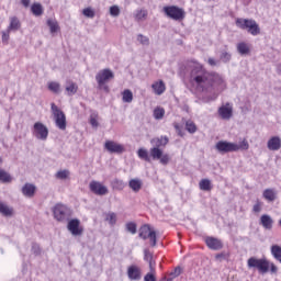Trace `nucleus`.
<instances>
[{"mask_svg":"<svg viewBox=\"0 0 281 281\" xmlns=\"http://www.w3.org/2000/svg\"><path fill=\"white\" fill-rule=\"evenodd\" d=\"M138 236L143 240H148V238H149L151 247H157V233L155 231L150 229L149 224H144L139 228Z\"/></svg>","mask_w":281,"mask_h":281,"instance_id":"obj_8","label":"nucleus"},{"mask_svg":"<svg viewBox=\"0 0 281 281\" xmlns=\"http://www.w3.org/2000/svg\"><path fill=\"white\" fill-rule=\"evenodd\" d=\"M235 25L240 30H248L249 34H252V36H258V34H260V26H258L256 20L238 18L235 21Z\"/></svg>","mask_w":281,"mask_h":281,"instance_id":"obj_3","label":"nucleus"},{"mask_svg":"<svg viewBox=\"0 0 281 281\" xmlns=\"http://www.w3.org/2000/svg\"><path fill=\"white\" fill-rule=\"evenodd\" d=\"M110 14L111 16H114V18L120 16V7L117 5L110 7Z\"/></svg>","mask_w":281,"mask_h":281,"instance_id":"obj_47","label":"nucleus"},{"mask_svg":"<svg viewBox=\"0 0 281 281\" xmlns=\"http://www.w3.org/2000/svg\"><path fill=\"white\" fill-rule=\"evenodd\" d=\"M191 79L196 85V89L203 93L218 95L221 91H225L227 83L223 76L216 72H210L203 68V65L196 64L191 70Z\"/></svg>","mask_w":281,"mask_h":281,"instance_id":"obj_1","label":"nucleus"},{"mask_svg":"<svg viewBox=\"0 0 281 281\" xmlns=\"http://www.w3.org/2000/svg\"><path fill=\"white\" fill-rule=\"evenodd\" d=\"M67 229L72 236H82L85 232V228L80 226V220L78 218L70 220L68 222Z\"/></svg>","mask_w":281,"mask_h":281,"instance_id":"obj_12","label":"nucleus"},{"mask_svg":"<svg viewBox=\"0 0 281 281\" xmlns=\"http://www.w3.org/2000/svg\"><path fill=\"white\" fill-rule=\"evenodd\" d=\"M22 194L24 196H26L27 199H32V196H34V194H36V186H34L32 183H25L22 187Z\"/></svg>","mask_w":281,"mask_h":281,"instance_id":"obj_21","label":"nucleus"},{"mask_svg":"<svg viewBox=\"0 0 281 281\" xmlns=\"http://www.w3.org/2000/svg\"><path fill=\"white\" fill-rule=\"evenodd\" d=\"M162 12L172 21H183L186 19V10L181 7L166 5L162 8Z\"/></svg>","mask_w":281,"mask_h":281,"instance_id":"obj_4","label":"nucleus"},{"mask_svg":"<svg viewBox=\"0 0 281 281\" xmlns=\"http://www.w3.org/2000/svg\"><path fill=\"white\" fill-rule=\"evenodd\" d=\"M149 155L154 161H160L162 166L170 164V155L164 154L160 147H153L149 149Z\"/></svg>","mask_w":281,"mask_h":281,"instance_id":"obj_9","label":"nucleus"},{"mask_svg":"<svg viewBox=\"0 0 281 281\" xmlns=\"http://www.w3.org/2000/svg\"><path fill=\"white\" fill-rule=\"evenodd\" d=\"M136 19L137 21H142V19H146V16H148V11L146 10H138L136 11Z\"/></svg>","mask_w":281,"mask_h":281,"instance_id":"obj_46","label":"nucleus"},{"mask_svg":"<svg viewBox=\"0 0 281 281\" xmlns=\"http://www.w3.org/2000/svg\"><path fill=\"white\" fill-rule=\"evenodd\" d=\"M90 124H91V126L98 127V120H95V117H91Z\"/></svg>","mask_w":281,"mask_h":281,"instance_id":"obj_55","label":"nucleus"},{"mask_svg":"<svg viewBox=\"0 0 281 281\" xmlns=\"http://www.w3.org/2000/svg\"><path fill=\"white\" fill-rule=\"evenodd\" d=\"M249 269H257L259 273H268L269 272V260L261 258L258 259L256 257H250L247 261Z\"/></svg>","mask_w":281,"mask_h":281,"instance_id":"obj_7","label":"nucleus"},{"mask_svg":"<svg viewBox=\"0 0 281 281\" xmlns=\"http://www.w3.org/2000/svg\"><path fill=\"white\" fill-rule=\"evenodd\" d=\"M113 78H115V75L113 74V71L111 69L105 68L103 70H100L95 75V80L99 85V89H102V87H104V83L109 82V80H113Z\"/></svg>","mask_w":281,"mask_h":281,"instance_id":"obj_11","label":"nucleus"},{"mask_svg":"<svg viewBox=\"0 0 281 281\" xmlns=\"http://www.w3.org/2000/svg\"><path fill=\"white\" fill-rule=\"evenodd\" d=\"M128 186H130L131 190H133V192H139L142 190V180L132 179V180H130Z\"/></svg>","mask_w":281,"mask_h":281,"instance_id":"obj_30","label":"nucleus"},{"mask_svg":"<svg viewBox=\"0 0 281 281\" xmlns=\"http://www.w3.org/2000/svg\"><path fill=\"white\" fill-rule=\"evenodd\" d=\"M279 71H280V74H281V65L279 66Z\"/></svg>","mask_w":281,"mask_h":281,"instance_id":"obj_62","label":"nucleus"},{"mask_svg":"<svg viewBox=\"0 0 281 281\" xmlns=\"http://www.w3.org/2000/svg\"><path fill=\"white\" fill-rule=\"evenodd\" d=\"M137 155L140 159H144V161H150V156H148V150L140 148L138 149Z\"/></svg>","mask_w":281,"mask_h":281,"instance_id":"obj_41","label":"nucleus"},{"mask_svg":"<svg viewBox=\"0 0 281 281\" xmlns=\"http://www.w3.org/2000/svg\"><path fill=\"white\" fill-rule=\"evenodd\" d=\"M169 142H170V139L168 138V136H160V137L153 138L150 140V144H153L154 147H156V148H162V147L168 146Z\"/></svg>","mask_w":281,"mask_h":281,"instance_id":"obj_22","label":"nucleus"},{"mask_svg":"<svg viewBox=\"0 0 281 281\" xmlns=\"http://www.w3.org/2000/svg\"><path fill=\"white\" fill-rule=\"evenodd\" d=\"M222 63H229L232 60V54L227 53V50H223L220 55Z\"/></svg>","mask_w":281,"mask_h":281,"instance_id":"obj_44","label":"nucleus"},{"mask_svg":"<svg viewBox=\"0 0 281 281\" xmlns=\"http://www.w3.org/2000/svg\"><path fill=\"white\" fill-rule=\"evenodd\" d=\"M271 255L273 256L274 260L277 262H280L281 265V246L279 245H272L270 248Z\"/></svg>","mask_w":281,"mask_h":281,"instance_id":"obj_24","label":"nucleus"},{"mask_svg":"<svg viewBox=\"0 0 281 281\" xmlns=\"http://www.w3.org/2000/svg\"><path fill=\"white\" fill-rule=\"evenodd\" d=\"M144 260L148 262L151 273L155 272V263H153V254H150V250H144Z\"/></svg>","mask_w":281,"mask_h":281,"instance_id":"obj_25","label":"nucleus"},{"mask_svg":"<svg viewBox=\"0 0 281 281\" xmlns=\"http://www.w3.org/2000/svg\"><path fill=\"white\" fill-rule=\"evenodd\" d=\"M268 150H280L281 138L279 136H272L267 143Z\"/></svg>","mask_w":281,"mask_h":281,"instance_id":"obj_20","label":"nucleus"},{"mask_svg":"<svg viewBox=\"0 0 281 281\" xmlns=\"http://www.w3.org/2000/svg\"><path fill=\"white\" fill-rule=\"evenodd\" d=\"M125 229L130 234H137V224H135L134 222H130L125 225Z\"/></svg>","mask_w":281,"mask_h":281,"instance_id":"obj_42","label":"nucleus"},{"mask_svg":"<svg viewBox=\"0 0 281 281\" xmlns=\"http://www.w3.org/2000/svg\"><path fill=\"white\" fill-rule=\"evenodd\" d=\"M10 32L8 29L2 31V43H8L10 41Z\"/></svg>","mask_w":281,"mask_h":281,"instance_id":"obj_51","label":"nucleus"},{"mask_svg":"<svg viewBox=\"0 0 281 281\" xmlns=\"http://www.w3.org/2000/svg\"><path fill=\"white\" fill-rule=\"evenodd\" d=\"M216 258H223V255H216Z\"/></svg>","mask_w":281,"mask_h":281,"instance_id":"obj_60","label":"nucleus"},{"mask_svg":"<svg viewBox=\"0 0 281 281\" xmlns=\"http://www.w3.org/2000/svg\"><path fill=\"white\" fill-rule=\"evenodd\" d=\"M151 87L157 95H161V93L166 91V83H164V81L156 82Z\"/></svg>","mask_w":281,"mask_h":281,"instance_id":"obj_33","label":"nucleus"},{"mask_svg":"<svg viewBox=\"0 0 281 281\" xmlns=\"http://www.w3.org/2000/svg\"><path fill=\"white\" fill-rule=\"evenodd\" d=\"M13 212L14 211L12 209L0 202V214H2L3 216H12Z\"/></svg>","mask_w":281,"mask_h":281,"instance_id":"obj_35","label":"nucleus"},{"mask_svg":"<svg viewBox=\"0 0 281 281\" xmlns=\"http://www.w3.org/2000/svg\"><path fill=\"white\" fill-rule=\"evenodd\" d=\"M31 12L34 14V16H42L43 15V4L33 3L31 5Z\"/></svg>","mask_w":281,"mask_h":281,"instance_id":"obj_31","label":"nucleus"},{"mask_svg":"<svg viewBox=\"0 0 281 281\" xmlns=\"http://www.w3.org/2000/svg\"><path fill=\"white\" fill-rule=\"evenodd\" d=\"M53 215L58 223H67L71 216V210L64 204H56L53 207Z\"/></svg>","mask_w":281,"mask_h":281,"instance_id":"obj_6","label":"nucleus"},{"mask_svg":"<svg viewBox=\"0 0 281 281\" xmlns=\"http://www.w3.org/2000/svg\"><path fill=\"white\" fill-rule=\"evenodd\" d=\"M137 41H138V43H140V45H145L146 47H148V45H150V38H148V36L144 35V34H138Z\"/></svg>","mask_w":281,"mask_h":281,"instance_id":"obj_39","label":"nucleus"},{"mask_svg":"<svg viewBox=\"0 0 281 281\" xmlns=\"http://www.w3.org/2000/svg\"><path fill=\"white\" fill-rule=\"evenodd\" d=\"M237 52L240 54V56H247L249 54L250 49L247 43L240 42L237 44Z\"/></svg>","mask_w":281,"mask_h":281,"instance_id":"obj_28","label":"nucleus"},{"mask_svg":"<svg viewBox=\"0 0 281 281\" xmlns=\"http://www.w3.org/2000/svg\"><path fill=\"white\" fill-rule=\"evenodd\" d=\"M207 63L211 65V67L216 66V60H214V58H209Z\"/></svg>","mask_w":281,"mask_h":281,"instance_id":"obj_57","label":"nucleus"},{"mask_svg":"<svg viewBox=\"0 0 281 281\" xmlns=\"http://www.w3.org/2000/svg\"><path fill=\"white\" fill-rule=\"evenodd\" d=\"M33 135L36 139H41V142H47V137H49V128L42 122H36L33 125Z\"/></svg>","mask_w":281,"mask_h":281,"instance_id":"obj_10","label":"nucleus"},{"mask_svg":"<svg viewBox=\"0 0 281 281\" xmlns=\"http://www.w3.org/2000/svg\"><path fill=\"white\" fill-rule=\"evenodd\" d=\"M127 278L133 281L142 280V269L137 266H130L127 268Z\"/></svg>","mask_w":281,"mask_h":281,"instance_id":"obj_16","label":"nucleus"},{"mask_svg":"<svg viewBox=\"0 0 281 281\" xmlns=\"http://www.w3.org/2000/svg\"><path fill=\"white\" fill-rule=\"evenodd\" d=\"M0 164H3V158L0 157Z\"/></svg>","mask_w":281,"mask_h":281,"instance_id":"obj_61","label":"nucleus"},{"mask_svg":"<svg viewBox=\"0 0 281 281\" xmlns=\"http://www.w3.org/2000/svg\"><path fill=\"white\" fill-rule=\"evenodd\" d=\"M164 115H166V110H164V108H156L154 110L155 120H164Z\"/></svg>","mask_w":281,"mask_h":281,"instance_id":"obj_38","label":"nucleus"},{"mask_svg":"<svg viewBox=\"0 0 281 281\" xmlns=\"http://www.w3.org/2000/svg\"><path fill=\"white\" fill-rule=\"evenodd\" d=\"M183 271V269H181V267H176L175 270L172 272H170V277L173 278H179V276H181V272Z\"/></svg>","mask_w":281,"mask_h":281,"instance_id":"obj_48","label":"nucleus"},{"mask_svg":"<svg viewBox=\"0 0 281 281\" xmlns=\"http://www.w3.org/2000/svg\"><path fill=\"white\" fill-rule=\"evenodd\" d=\"M199 188L203 192H210V190H212V181L210 179H202L199 183Z\"/></svg>","mask_w":281,"mask_h":281,"instance_id":"obj_27","label":"nucleus"},{"mask_svg":"<svg viewBox=\"0 0 281 281\" xmlns=\"http://www.w3.org/2000/svg\"><path fill=\"white\" fill-rule=\"evenodd\" d=\"M90 190L98 196H104V194H109V188L98 181L90 182Z\"/></svg>","mask_w":281,"mask_h":281,"instance_id":"obj_15","label":"nucleus"},{"mask_svg":"<svg viewBox=\"0 0 281 281\" xmlns=\"http://www.w3.org/2000/svg\"><path fill=\"white\" fill-rule=\"evenodd\" d=\"M7 30H9V32H19V30H21V21L19 20V18H10V24Z\"/></svg>","mask_w":281,"mask_h":281,"instance_id":"obj_23","label":"nucleus"},{"mask_svg":"<svg viewBox=\"0 0 281 281\" xmlns=\"http://www.w3.org/2000/svg\"><path fill=\"white\" fill-rule=\"evenodd\" d=\"M252 211L257 214L262 212V203L257 201V203L252 206Z\"/></svg>","mask_w":281,"mask_h":281,"instance_id":"obj_52","label":"nucleus"},{"mask_svg":"<svg viewBox=\"0 0 281 281\" xmlns=\"http://www.w3.org/2000/svg\"><path fill=\"white\" fill-rule=\"evenodd\" d=\"M31 251L34 254V256H41V246H38V244H33Z\"/></svg>","mask_w":281,"mask_h":281,"instance_id":"obj_50","label":"nucleus"},{"mask_svg":"<svg viewBox=\"0 0 281 281\" xmlns=\"http://www.w3.org/2000/svg\"><path fill=\"white\" fill-rule=\"evenodd\" d=\"M205 243L209 249H213L214 251H218V249H223V241H221L218 238L206 237Z\"/></svg>","mask_w":281,"mask_h":281,"instance_id":"obj_18","label":"nucleus"},{"mask_svg":"<svg viewBox=\"0 0 281 281\" xmlns=\"http://www.w3.org/2000/svg\"><path fill=\"white\" fill-rule=\"evenodd\" d=\"M122 101L126 102L127 104H131V102H133V91H131L130 89H126L122 92Z\"/></svg>","mask_w":281,"mask_h":281,"instance_id":"obj_34","label":"nucleus"},{"mask_svg":"<svg viewBox=\"0 0 281 281\" xmlns=\"http://www.w3.org/2000/svg\"><path fill=\"white\" fill-rule=\"evenodd\" d=\"M186 131H188V133H190L191 135H194V133H196L198 131L196 124L193 121H187Z\"/></svg>","mask_w":281,"mask_h":281,"instance_id":"obj_36","label":"nucleus"},{"mask_svg":"<svg viewBox=\"0 0 281 281\" xmlns=\"http://www.w3.org/2000/svg\"><path fill=\"white\" fill-rule=\"evenodd\" d=\"M262 198L268 203H273L278 199V191H276V189H265L262 192Z\"/></svg>","mask_w":281,"mask_h":281,"instance_id":"obj_19","label":"nucleus"},{"mask_svg":"<svg viewBox=\"0 0 281 281\" xmlns=\"http://www.w3.org/2000/svg\"><path fill=\"white\" fill-rule=\"evenodd\" d=\"M259 225H261L263 229L271 232V229H273V218L269 214H263L260 216Z\"/></svg>","mask_w":281,"mask_h":281,"instance_id":"obj_17","label":"nucleus"},{"mask_svg":"<svg viewBox=\"0 0 281 281\" xmlns=\"http://www.w3.org/2000/svg\"><path fill=\"white\" fill-rule=\"evenodd\" d=\"M103 91H105V93H109L110 89L109 86H105V83L102 86Z\"/></svg>","mask_w":281,"mask_h":281,"instance_id":"obj_58","label":"nucleus"},{"mask_svg":"<svg viewBox=\"0 0 281 281\" xmlns=\"http://www.w3.org/2000/svg\"><path fill=\"white\" fill-rule=\"evenodd\" d=\"M55 177H56V179H61V180L68 179L69 170H67V169L59 170L56 172Z\"/></svg>","mask_w":281,"mask_h":281,"instance_id":"obj_43","label":"nucleus"},{"mask_svg":"<svg viewBox=\"0 0 281 281\" xmlns=\"http://www.w3.org/2000/svg\"><path fill=\"white\" fill-rule=\"evenodd\" d=\"M67 95H76L78 93V85L74 81H68L66 86Z\"/></svg>","mask_w":281,"mask_h":281,"instance_id":"obj_26","label":"nucleus"},{"mask_svg":"<svg viewBox=\"0 0 281 281\" xmlns=\"http://www.w3.org/2000/svg\"><path fill=\"white\" fill-rule=\"evenodd\" d=\"M0 183H12V176L3 169H0Z\"/></svg>","mask_w":281,"mask_h":281,"instance_id":"obj_29","label":"nucleus"},{"mask_svg":"<svg viewBox=\"0 0 281 281\" xmlns=\"http://www.w3.org/2000/svg\"><path fill=\"white\" fill-rule=\"evenodd\" d=\"M106 221H109L110 225H115L117 215H115V213H110L106 217Z\"/></svg>","mask_w":281,"mask_h":281,"instance_id":"obj_49","label":"nucleus"},{"mask_svg":"<svg viewBox=\"0 0 281 281\" xmlns=\"http://www.w3.org/2000/svg\"><path fill=\"white\" fill-rule=\"evenodd\" d=\"M105 150L112 155H122L124 153V145L115 143L114 140H106L104 144Z\"/></svg>","mask_w":281,"mask_h":281,"instance_id":"obj_13","label":"nucleus"},{"mask_svg":"<svg viewBox=\"0 0 281 281\" xmlns=\"http://www.w3.org/2000/svg\"><path fill=\"white\" fill-rule=\"evenodd\" d=\"M46 23L50 30V34H56V32L60 30V26L56 20L48 19Z\"/></svg>","mask_w":281,"mask_h":281,"instance_id":"obj_32","label":"nucleus"},{"mask_svg":"<svg viewBox=\"0 0 281 281\" xmlns=\"http://www.w3.org/2000/svg\"><path fill=\"white\" fill-rule=\"evenodd\" d=\"M50 111L53 113L57 128H59V131H66L67 130V116L65 115V112H63V110L58 109V106L55 103L50 104Z\"/></svg>","mask_w":281,"mask_h":281,"instance_id":"obj_5","label":"nucleus"},{"mask_svg":"<svg viewBox=\"0 0 281 281\" xmlns=\"http://www.w3.org/2000/svg\"><path fill=\"white\" fill-rule=\"evenodd\" d=\"M215 149L222 155H225L226 153H238V150H249V142L245 138L239 144L218 140L215 144Z\"/></svg>","mask_w":281,"mask_h":281,"instance_id":"obj_2","label":"nucleus"},{"mask_svg":"<svg viewBox=\"0 0 281 281\" xmlns=\"http://www.w3.org/2000/svg\"><path fill=\"white\" fill-rule=\"evenodd\" d=\"M270 271H271V273H278V266L274 265V263H271L270 265Z\"/></svg>","mask_w":281,"mask_h":281,"instance_id":"obj_54","label":"nucleus"},{"mask_svg":"<svg viewBox=\"0 0 281 281\" xmlns=\"http://www.w3.org/2000/svg\"><path fill=\"white\" fill-rule=\"evenodd\" d=\"M21 3L24 8H30V0H21Z\"/></svg>","mask_w":281,"mask_h":281,"instance_id":"obj_56","label":"nucleus"},{"mask_svg":"<svg viewBox=\"0 0 281 281\" xmlns=\"http://www.w3.org/2000/svg\"><path fill=\"white\" fill-rule=\"evenodd\" d=\"M176 128L179 130V125H176Z\"/></svg>","mask_w":281,"mask_h":281,"instance_id":"obj_63","label":"nucleus"},{"mask_svg":"<svg viewBox=\"0 0 281 281\" xmlns=\"http://www.w3.org/2000/svg\"><path fill=\"white\" fill-rule=\"evenodd\" d=\"M175 279L173 278H171V277H169V278H162L160 281H173Z\"/></svg>","mask_w":281,"mask_h":281,"instance_id":"obj_59","label":"nucleus"},{"mask_svg":"<svg viewBox=\"0 0 281 281\" xmlns=\"http://www.w3.org/2000/svg\"><path fill=\"white\" fill-rule=\"evenodd\" d=\"M48 89L53 93H60V83H58L56 81H52L48 83Z\"/></svg>","mask_w":281,"mask_h":281,"instance_id":"obj_40","label":"nucleus"},{"mask_svg":"<svg viewBox=\"0 0 281 281\" xmlns=\"http://www.w3.org/2000/svg\"><path fill=\"white\" fill-rule=\"evenodd\" d=\"M112 188L113 190H122L123 188H126V183L121 179H114L112 181Z\"/></svg>","mask_w":281,"mask_h":281,"instance_id":"obj_37","label":"nucleus"},{"mask_svg":"<svg viewBox=\"0 0 281 281\" xmlns=\"http://www.w3.org/2000/svg\"><path fill=\"white\" fill-rule=\"evenodd\" d=\"M217 113L222 120H232L234 117V106L227 102L225 105L218 108Z\"/></svg>","mask_w":281,"mask_h":281,"instance_id":"obj_14","label":"nucleus"},{"mask_svg":"<svg viewBox=\"0 0 281 281\" xmlns=\"http://www.w3.org/2000/svg\"><path fill=\"white\" fill-rule=\"evenodd\" d=\"M82 14L88 19H93V16H95V11H93L91 8H86L83 9Z\"/></svg>","mask_w":281,"mask_h":281,"instance_id":"obj_45","label":"nucleus"},{"mask_svg":"<svg viewBox=\"0 0 281 281\" xmlns=\"http://www.w3.org/2000/svg\"><path fill=\"white\" fill-rule=\"evenodd\" d=\"M144 281H157V278L153 274V272H148V273L144 277Z\"/></svg>","mask_w":281,"mask_h":281,"instance_id":"obj_53","label":"nucleus"}]
</instances>
